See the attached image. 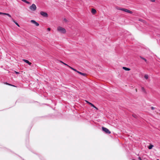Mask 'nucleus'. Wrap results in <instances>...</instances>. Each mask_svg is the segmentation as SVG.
<instances>
[{
  "mask_svg": "<svg viewBox=\"0 0 160 160\" xmlns=\"http://www.w3.org/2000/svg\"><path fill=\"white\" fill-rule=\"evenodd\" d=\"M57 30L59 32L63 34H64L66 32V29L60 26L58 27Z\"/></svg>",
  "mask_w": 160,
  "mask_h": 160,
  "instance_id": "obj_1",
  "label": "nucleus"
},
{
  "mask_svg": "<svg viewBox=\"0 0 160 160\" xmlns=\"http://www.w3.org/2000/svg\"><path fill=\"white\" fill-rule=\"evenodd\" d=\"M29 9L32 11H34L36 10L37 9V7L35 4H33L29 7Z\"/></svg>",
  "mask_w": 160,
  "mask_h": 160,
  "instance_id": "obj_2",
  "label": "nucleus"
},
{
  "mask_svg": "<svg viewBox=\"0 0 160 160\" xmlns=\"http://www.w3.org/2000/svg\"><path fill=\"white\" fill-rule=\"evenodd\" d=\"M102 131L106 133L110 134L111 133V132L109 131V130L106 128L102 127Z\"/></svg>",
  "mask_w": 160,
  "mask_h": 160,
  "instance_id": "obj_3",
  "label": "nucleus"
},
{
  "mask_svg": "<svg viewBox=\"0 0 160 160\" xmlns=\"http://www.w3.org/2000/svg\"><path fill=\"white\" fill-rule=\"evenodd\" d=\"M30 22L34 24L36 26H39V24L38 22H36L34 20H31L30 21Z\"/></svg>",
  "mask_w": 160,
  "mask_h": 160,
  "instance_id": "obj_4",
  "label": "nucleus"
},
{
  "mask_svg": "<svg viewBox=\"0 0 160 160\" xmlns=\"http://www.w3.org/2000/svg\"><path fill=\"white\" fill-rule=\"evenodd\" d=\"M40 14L42 16L44 17H47L48 16V14L46 12H43V11H41L40 12Z\"/></svg>",
  "mask_w": 160,
  "mask_h": 160,
  "instance_id": "obj_5",
  "label": "nucleus"
},
{
  "mask_svg": "<svg viewBox=\"0 0 160 160\" xmlns=\"http://www.w3.org/2000/svg\"><path fill=\"white\" fill-rule=\"evenodd\" d=\"M122 11H123L124 12L132 14V11L126 8H123V9H122Z\"/></svg>",
  "mask_w": 160,
  "mask_h": 160,
  "instance_id": "obj_6",
  "label": "nucleus"
},
{
  "mask_svg": "<svg viewBox=\"0 0 160 160\" xmlns=\"http://www.w3.org/2000/svg\"><path fill=\"white\" fill-rule=\"evenodd\" d=\"M23 61L25 62L28 63L29 65H31V63L28 60H26V59H23Z\"/></svg>",
  "mask_w": 160,
  "mask_h": 160,
  "instance_id": "obj_7",
  "label": "nucleus"
},
{
  "mask_svg": "<svg viewBox=\"0 0 160 160\" xmlns=\"http://www.w3.org/2000/svg\"><path fill=\"white\" fill-rule=\"evenodd\" d=\"M91 12L92 14H94L96 12V11L94 9L92 8L91 11Z\"/></svg>",
  "mask_w": 160,
  "mask_h": 160,
  "instance_id": "obj_8",
  "label": "nucleus"
},
{
  "mask_svg": "<svg viewBox=\"0 0 160 160\" xmlns=\"http://www.w3.org/2000/svg\"><path fill=\"white\" fill-rule=\"evenodd\" d=\"M78 73L81 74V75H83V76H86V73H83L79 71L78 72Z\"/></svg>",
  "mask_w": 160,
  "mask_h": 160,
  "instance_id": "obj_9",
  "label": "nucleus"
},
{
  "mask_svg": "<svg viewBox=\"0 0 160 160\" xmlns=\"http://www.w3.org/2000/svg\"><path fill=\"white\" fill-rule=\"evenodd\" d=\"M2 15H6L8 16L10 18H11V15H10L8 13H3V12Z\"/></svg>",
  "mask_w": 160,
  "mask_h": 160,
  "instance_id": "obj_10",
  "label": "nucleus"
},
{
  "mask_svg": "<svg viewBox=\"0 0 160 160\" xmlns=\"http://www.w3.org/2000/svg\"><path fill=\"white\" fill-rule=\"evenodd\" d=\"M122 68L126 71H129L130 70V68L125 67H123Z\"/></svg>",
  "mask_w": 160,
  "mask_h": 160,
  "instance_id": "obj_11",
  "label": "nucleus"
},
{
  "mask_svg": "<svg viewBox=\"0 0 160 160\" xmlns=\"http://www.w3.org/2000/svg\"><path fill=\"white\" fill-rule=\"evenodd\" d=\"M144 77L146 79H147L148 78V76L147 74H145Z\"/></svg>",
  "mask_w": 160,
  "mask_h": 160,
  "instance_id": "obj_12",
  "label": "nucleus"
},
{
  "mask_svg": "<svg viewBox=\"0 0 160 160\" xmlns=\"http://www.w3.org/2000/svg\"><path fill=\"white\" fill-rule=\"evenodd\" d=\"M153 147V145H150L148 146V148L149 149H151Z\"/></svg>",
  "mask_w": 160,
  "mask_h": 160,
  "instance_id": "obj_13",
  "label": "nucleus"
},
{
  "mask_svg": "<svg viewBox=\"0 0 160 160\" xmlns=\"http://www.w3.org/2000/svg\"><path fill=\"white\" fill-rule=\"evenodd\" d=\"M140 58H142V59H143V60H144L146 62H147V60L144 58H143L142 57H140Z\"/></svg>",
  "mask_w": 160,
  "mask_h": 160,
  "instance_id": "obj_14",
  "label": "nucleus"
},
{
  "mask_svg": "<svg viewBox=\"0 0 160 160\" xmlns=\"http://www.w3.org/2000/svg\"><path fill=\"white\" fill-rule=\"evenodd\" d=\"M116 8L118 10H122V9H123V8H120L119 7H117Z\"/></svg>",
  "mask_w": 160,
  "mask_h": 160,
  "instance_id": "obj_15",
  "label": "nucleus"
},
{
  "mask_svg": "<svg viewBox=\"0 0 160 160\" xmlns=\"http://www.w3.org/2000/svg\"><path fill=\"white\" fill-rule=\"evenodd\" d=\"M24 2L26 3H27V4H29L30 3L29 2L27 1L26 0H25V1H24Z\"/></svg>",
  "mask_w": 160,
  "mask_h": 160,
  "instance_id": "obj_16",
  "label": "nucleus"
},
{
  "mask_svg": "<svg viewBox=\"0 0 160 160\" xmlns=\"http://www.w3.org/2000/svg\"><path fill=\"white\" fill-rule=\"evenodd\" d=\"M11 19L12 20V21L15 23L16 22L15 20L13 18H12V17H11Z\"/></svg>",
  "mask_w": 160,
  "mask_h": 160,
  "instance_id": "obj_17",
  "label": "nucleus"
},
{
  "mask_svg": "<svg viewBox=\"0 0 160 160\" xmlns=\"http://www.w3.org/2000/svg\"><path fill=\"white\" fill-rule=\"evenodd\" d=\"M15 24L17 25L18 26V27H20V26L18 24V23H17V22H15Z\"/></svg>",
  "mask_w": 160,
  "mask_h": 160,
  "instance_id": "obj_18",
  "label": "nucleus"
},
{
  "mask_svg": "<svg viewBox=\"0 0 160 160\" xmlns=\"http://www.w3.org/2000/svg\"><path fill=\"white\" fill-rule=\"evenodd\" d=\"M68 67L72 70H73L74 69V68H72V67H70L69 66H68Z\"/></svg>",
  "mask_w": 160,
  "mask_h": 160,
  "instance_id": "obj_19",
  "label": "nucleus"
},
{
  "mask_svg": "<svg viewBox=\"0 0 160 160\" xmlns=\"http://www.w3.org/2000/svg\"><path fill=\"white\" fill-rule=\"evenodd\" d=\"M86 102H87V103H88L89 105H91V104H92L90 102H88V101H86Z\"/></svg>",
  "mask_w": 160,
  "mask_h": 160,
  "instance_id": "obj_20",
  "label": "nucleus"
},
{
  "mask_svg": "<svg viewBox=\"0 0 160 160\" xmlns=\"http://www.w3.org/2000/svg\"><path fill=\"white\" fill-rule=\"evenodd\" d=\"M6 84L7 85H10V86H14V87H15V86L14 85H11L10 84H9V83H6Z\"/></svg>",
  "mask_w": 160,
  "mask_h": 160,
  "instance_id": "obj_21",
  "label": "nucleus"
},
{
  "mask_svg": "<svg viewBox=\"0 0 160 160\" xmlns=\"http://www.w3.org/2000/svg\"><path fill=\"white\" fill-rule=\"evenodd\" d=\"M142 89L144 92H145V89H144L143 87H142Z\"/></svg>",
  "mask_w": 160,
  "mask_h": 160,
  "instance_id": "obj_22",
  "label": "nucleus"
},
{
  "mask_svg": "<svg viewBox=\"0 0 160 160\" xmlns=\"http://www.w3.org/2000/svg\"><path fill=\"white\" fill-rule=\"evenodd\" d=\"M155 108L154 107H151V109L152 110H154Z\"/></svg>",
  "mask_w": 160,
  "mask_h": 160,
  "instance_id": "obj_23",
  "label": "nucleus"
},
{
  "mask_svg": "<svg viewBox=\"0 0 160 160\" xmlns=\"http://www.w3.org/2000/svg\"><path fill=\"white\" fill-rule=\"evenodd\" d=\"M62 63L63 64H64V65H65L67 66L68 67V64H66L65 63H64V62H62Z\"/></svg>",
  "mask_w": 160,
  "mask_h": 160,
  "instance_id": "obj_24",
  "label": "nucleus"
},
{
  "mask_svg": "<svg viewBox=\"0 0 160 160\" xmlns=\"http://www.w3.org/2000/svg\"><path fill=\"white\" fill-rule=\"evenodd\" d=\"M73 70L74 71H75L77 72H78V71H77L76 69L74 68Z\"/></svg>",
  "mask_w": 160,
  "mask_h": 160,
  "instance_id": "obj_25",
  "label": "nucleus"
},
{
  "mask_svg": "<svg viewBox=\"0 0 160 160\" xmlns=\"http://www.w3.org/2000/svg\"><path fill=\"white\" fill-rule=\"evenodd\" d=\"M48 31H50V30H51V28H48Z\"/></svg>",
  "mask_w": 160,
  "mask_h": 160,
  "instance_id": "obj_26",
  "label": "nucleus"
},
{
  "mask_svg": "<svg viewBox=\"0 0 160 160\" xmlns=\"http://www.w3.org/2000/svg\"><path fill=\"white\" fill-rule=\"evenodd\" d=\"M93 107H94V108H96V110H98V108L97 107H96L95 106H94Z\"/></svg>",
  "mask_w": 160,
  "mask_h": 160,
  "instance_id": "obj_27",
  "label": "nucleus"
},
{
  "mask_svg": "<svg viewBox=\"0 0 160 160\" xmlns=\"http://www.w3.org/2000/svg\"><path fill=\"white\" fill-rule=\"evenodd\" d=\"M138 159L139 160H142L141 158L140 157H139Z\"/></svg>",
  "mask_w": 160,
  "mask_h": 160,
  "instance_id": "obj_28",
  "label": "nucleus"
},
{
  "mask_svg": "<svg viewBox=\"0 0 160 160\" xmlns=\"http://www.w3.org/2000/svg\"><path fill=\"white\" fill-rule=\"evenodd\" d=\"M91 105L92 107H94V105L93 104H92H92H91Z\"/></svg>",
  "mask_w": 160,
  "mask_h": 160,
  "instance_id": "obj_29",
  "label": "nucleus"
},
{
  "mask_svg": "<svg viewBox=\"0 0 160 160\" xmlns=\"http://www.w3.org/2000/svg\"><path fill=\"white\" fill-rule=\"evenodd\" d=\"M150 0L152 2H154L155 1V0Z\"/></svg>",
  "mask_w": 160,
  "mask_h": 160,
  "instance_id": "obj_30",
  "label": "nucleus"
},
{
  "mask_svg": "<svg viewBox=\"0 0 160 160\" xmlns=\"http://www.w3.org/2000/svg\"><path fill=\"white\" fill-rule=\"evenodd\" d=\"M64 20L65 22H67V20H66V19H65V18H64Z\"/></svg>",
  "mask_w": 160,
  "mask_h": 160,
  "instance_id": "obj_31",
  "label": "nucleus"
},
{
  "mask_svg": "<svg viewBox=\"0 0 160 160\" xmlns=\"http://www.w3.org/2000/svg\"><path fill=\"white\" fill-rule=\"evenodd\" d=\"M3 12H0V14L1 15H2Z\"/></svg>",
  "mask_w": 160,
  "mask_h": 160,
  "instance_id": "obj_32",
  "label": "nucleus"
},
{
  "mask_svg": "<svg viewBox=\"0 0 160 160\" xmlns=\"http://www.w3.org/2000/svg\"><path fill=\"white\" fill-rule=\"evenodd\" d=\"M15 73H16V74H18V73H19L18 72H15Z\"/></svg>",
  "mask_w": 160,
  "mask_h": 160,
  "instance_id": "obj_33",
  "label": "nucleus"
},
{
  "mask_svg": "<svg viewBox=\"0 0 160 160\" xmlns=\"http://www.w3.org/2000/svg\"><path fill=\"white\" fill-rule=\"evenodd\" d=\"M21 0L23 2L25 1V0Z\"/></svg>",
  "mask_w": 160,
  "mask_h": 160,
  "instance_id": "obj_34",
  "label": "nucleus"
},
{
  "mask_svg": "<svg viewBox=\"0 0 160 160\" xmlns=\"http://www.w3.org/2000/svg\"><path fill=\"white\" fill-rule=\"evenodd\" d=\"M139 20L140 21H142V20H141V19H139Z\"/></svg>",
  "mask_w": 160,
  "mask_h": 160,
  "instance_id": "obj_35",
  "label": "nucleus"
},
{
  "mask_svg": "<svg viewBox=\"0 0 160 160\" xmlns=\"http://www.w3.org/2000/svg\"><path fill=\"white\" fill-rule=\"evenodd\" d=\"M60 62H61V63H62V62H62V61H60Z\"/></svg>",
  "mask_w": 160,
  "mask_h": 160,
  "instance_id": "obj_36",
  "label": "nucleus"
},
{
  "mask_svg": "<svg viewBox=\"0 0 160 160\" xmlns=\"http://www.w3.org/2000/svg\"><path fill=\"white\" fill-rule=\"evenodd\" d=\"M157 160H159V159H157Z\"/></svg>",
  "mask_w": 160,
  "mask_h": 160,
  "instance_id": "obj_37",
  "label": "nucleus"
},
{
  "mask_svg": "<svg viewBox=\"0 0 160 160\" xmlns=\"http://www.w3.org/2000/svg\"><path fill=\"white\" fill-rule=\"evenodd\" d=\"M132 160H134V159H133Z\"/></svg>",
  "mask_w": 160,
  "mask_h": 160,
  "instance_id": "obj_38",
  "label": "nucleus"
}]
</instances>
